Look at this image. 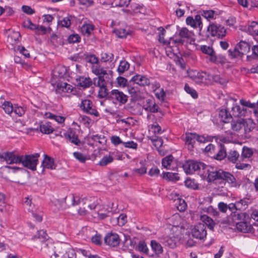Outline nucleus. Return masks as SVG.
<instances>
[{
    "label": "nucleus",
    "instance_id": "1",
    "mask_svg": "<svg viewBox=\"0 0 258 258\" xmlns=\"http://www.w3.org/2000/svg\"><path fill=\"white\" fill-rule=\"evenodd\" d=\"M182 167L186 174H191L197 172L203 179H207L209 182L221 180L234 187H238L240 184L230 173L221 169L217 170L202 162L187 161L183 164Z\"/></svg>",
    "mask_w": 258,
    "mask_h": 258
},
{
    "label": "nucleus",
    "instance_id": "2",
    "mask_svg": "<svg viewBox=\"0 0 258 258\" xmlns=\"http://www.w3.org/2000/svg\"><path fill=\"white\" fill-rule=\"evenodd\" d=\"M65 203L66 205L70 206V205L72 206H75L81 203H83V207H80L78 210V214L81 216H84L86 215L88 213L87 208H89L87 206V204H85L84 203L86 202L88 204H90L88 199L87 198H83L80 199L78 197H75L74 195H71L70 196L66 197L63 199L62 201H60L59 200H55L54 202V204L56 206L57 205H59V208H66V207L63 206V201Z\"/></svg>",
    "mask_w": 258,
    "mask_h": 258
},
{
    "label": "nucleus",
    "instance_id": "3",
    "mask_svg": "<svg viewBox=\"0 0 258 258\" xmlns=\"http://www.w3.org/2000/svg\"><path fill=\"white\" fill-rule=\"evenodd\" d=\"M226 158L227 160L233 164H235V167L239 170H244L250 168V165L242 162L239 158V154L235 150H231L227 153Z\"/></svg>",
    "mask_w": 258,
    "mask_h": 258
},
{
    "label": "nucleus",
    "instance_id": "4",
    "mask_svg": "<svg viewBox=\"0 0 258 258\" xmlns=\"http://www.w3.org/2000/svg\"><path fill=\"white\" fill-rule=\"evenodd\" d=\"M40 156L39 153L32 155H21L20 163L24 167L34 171L36 169V166L38 162V158Z\"/></svg>",
    "mask_w": 258,
    "mask_h": 258
},
{
    "label": "nucleus",
    "instance_id": "5",
    "mask_svg": "<svg viewBox=\"0 0 258 258\" xmlns=\"http://www.w3.org/2000/svg\"><path fill=\"white\" fill-rule=\"evenodd\" d=\"M176 229L175 235L172 236H164L160 238V241L165 246H167L171 248L176 247L178 242L181 238V227L175 226Z\"/></svg>",
    "mask_w": 258,
    "mask_h": 258
},
{
    "label": "nucleus",
    "instance_id": "6",
    "mask_svg": "<svg viewBox=\"0 0 258 258\" xmlns=\"http://www.w3.org/2000/svg\"><path fill=\"white\" fill-rule=\"evenodd\" d=\"M21 155L16 152L6 151L0 153V161L8 164H19Z\"/></svg>",
    "mask_w": 258,
    "mask_h": 258
},
{
    "label": "nucleus",
    "instance_id": "7",
    "mask_svg": "<svg viewBox=\"0 0 258 258\" xmlns=\"http://www.w3.org/2000/svg\"><path fill=\"white\" fill-rule=\"evenodd\" d=\"M109 100H111L115 104H119L121 105L127 102L128 96L118 89H113L110 92Z\"/></svg>",
    "mask_w": 258,
    "mask_h": 258
},
{
    "label": "nucleus",
    "instance_id": "8",
    "mask_svg": "<svg viewBox=\"0 0 258 258\" xmlns=\"http://www.w3.org/2000/svg\"><path fill=\"white\" fill-rule=\"evenodd\" d=\"M85 204H87V206L89 207L90 210H97V214L98 215V217L100 219H104L107 217V215L105 213L101 212L102 211H107V212H110L113 209V203H109L107 208L102 207V206L99 205L98 203H96L94 202L92 204H88L86 202L84 203Z\"/></svg>",
    "mask_w": 258,
    "mask_h": 258
},
{
    "label": "nucleus",
    "instance_id": "9",
    "mask_svg": "<svg viewBox=\"0 0 258 258\" xmlns=\"http://www.w3.org/2000/svg\"><path fill=\"white\" fill-rule=\"evenodd\" d=\"M207 31L212 36H216L222 38L225 36L226 30L222 25L212 23L207 28Z\"/></svg>",
    "mask_w": 258,
    "mask_h": 258
},
{
    "label": "nucleus",
    "instance_id": "10",
    "mask_svg": "<svg viewBox=\"0 0 258 258\" xmlns=\"http://www.w3.org/2000/svg\"><path fill=\"white\" fill-rule=\"evenodd\" d=\"M191 233L194 237L204 239L207 235L206 226L203 223H199L191 229Z\"/></svg>",
    "mask_w": 258,
    "mask_h": 258
},
{
    "label": "nucleus",
    "instance_id": "11",
    "mask_svg": "<svg viewBox=\"0 0 258 258\" xmlns=\"http://www.w3.org/2000/svg\"><path fill=\"white\" fill-rule=\"evenodd\" d=\"M80 107L84 112L95 116H99L98 111L93 107L92 102L90 100H84L82 101Z\"/></svg>",
    "mask_w": 258,
    "mask_h": 258
},
{
    "label": "nucleus",
    "instance_id": "12",
    "mask_svg": "<svg viewBox=\"0 0 258 258\" xmlns=\"http://www.w3.org/2000/svg\"><path fill=\"white\" fill-rule=\"evenodd\" d=\"M105 243L112 247L117 246L120 243V238L118 234L114 233H108L104 238Z\"/></svg>",
    "mask_w": 258,
    "mask_h": 258
},
{
    "label": "nucleus",
    "instance_id": "13",
    "mask_svg": "<svg viewBox=\"0 0 258 258\" xmlns=\"http://www.w3.org/2000/svg\"><path fill=\"white\" fill-rule=\"evenodd\" d=\"M189 76L197 84H201L208 77V74L206 72H198L197 71H191L189 73Z\"/></svg>",
    "mask_w": 258,
    "mask_h": 258
},
{
    "label": "nucleus",
    "instance_id": "14",
    "mask_svg": "<svg viewBox=\"0 0 258 258\" xmlns=\"http://www.w3.org/2000/svg\"><path fill=\"white\" fill-rule=\"evenodd\" d=\"M186 22L188 25H190L194 28H199L200 30L203 26L201 17L200 15H197L195 18L190 16L188 17L186 19Z\"/></svg>",
    "mask_w": 258,
    "mask_h": 258
},
{
    "label": "nucleus",
    "instance_id": "15",
    "mask_svg": "<svg viewBox=\"0 0 258 258\" xmlns=\"http://www.w3.org/2000/svg\"><path fill=\"white\" fill-rule=\"evenodd\" d=\"M236 227L238 231L242 232H255V229L252 226V224H249V223L244 221H241L237 223L236 224Z\"/></svg>",
    "mask_w": 258,
    "mask_h": 258
},
{
    "label": "nucleus",
    "instance_id": "16",
    "mask_svg": "<svg viewBox=\"0 0 258 258\" xmlns=\"http://www.w3.org/2000/svg\"><path fill=\"white\" fill-rule=\"evenodd\" d=\"M39 128L42 133L45 134H49L54 131V128L52 127L50 122L41 123L38 124L37 127L32 128V130L38 131Z\"/></svg>",
    "mask_w": 258,
    "mask_h": 258
},
{
    "label": "nucleus",
    "instance_id": "17",
    "mask_svg": "<svg viewBox=\"0 0 258 258\" xmlns=\"http://www.w3.org/2000/svg\"><path fill=\"white\" fill-rule=\"evenodd\" d=\"M44 158L42 162L41 166L42 167V172L44 171V168H47L49 169H54L55 168V165L54 163L53 159L48 156L46 155H44Z\"/></svg>",
    "mask_w": 258,
    "mask_h": 258
},
{
    "label": "nucleus",
    "instance_id": "18",
    "mask_svg": "<svg viewBox=\"0 0 258 258\" xmlns=\"http://www.w3.org/2000/svg\"><path fill=\"white\" fill-rule=\"evenodd\" d=\"M131 81L140 86L149 85L150 84V80L148 78L140 75L134 76Z\"/></svg>",
    "mask_w": 258,
    "mask_h": 258
},
{
    "label": "nucleus",
    "instance_id": "19",
    "mask_svg": "<svg viewBox=\"0 0 258 258\" xmlns=\"http://www.w3.org/2000/svg\"><path fill=\"white\" fill-rule=\"evenodd\" d=\"M76 82L77 85L83 88H88L92 84V82L90 78L84 77H80L77 78Z\"/></svg>",
    "mask_w": 258,
    "mask_h": 258
},
{
    "label": "nucleus",
    "instance_id": "20",
    "mask_svg": "<svg viewBox=\"0 0 258 258\" xmlns=\"http://www.w3.org/2000/svg\"><path fill=\"white\" fill-rule=\"evenodd\" d=\"M236 46L242 56L247 54L250 49V45L244 41H240Z\"/></svg>",
    "mask_w": 258,
    "mask_h": 258
},
{
    "label": "nucleus",
    "instance_id": "21",
    "mask_svg": "<svg viewBox=\"0 0 258 258\" xmlns=\"http://www.w3.org/2000/svg\"><path fill=\"white\" fill-rule=\"evenodd\" d=\"M197 134L195 133H186L185 134V143L188 145L189 148H192L194 145L197 141Z\"/></svg>",
    "mask_w": 258,
    "mask_h": 258
},
{
    "label": "nucleus",
    "instance_id": "22",
    "mask_svg": "<svg viewBox=\"0 0 258 258\" xmlns=\"http://www.w3.org/2000/svg\"><path fill=\"white\" fill-rule=\"evenodd\" d=\"M219 117L221 120L225 123L229 122L232 118L231 114L228 113L226 109H224L219 111Z\"/></svg>",
    "mask_w": 258,
    "mask_h": 258
},
{
    "label": "nucleus",
    "instance_id": "23",
    "mask_svg": "<svg viewBox=\"0 0 258 258\" xmlns=\"http://www.w3.org/2000/svg\"><path fill=\"white\" fill-rule=\"evenodd\" d=\"M253 152L251 148L247 147H243L242 148V152L241 157H240L242 162H245V159L250 158L253 155Z\"/></svg>",
    "mask_w": 258,
    "mask_h": 258
},
{
    "label": "nucleus",
    "instance_id": "24",
    "mask_svg": "<svg viewBox=\"0 0 258 258\" xmlns=\"http://www.w3.org/2000/svg\"><path fill=\"white\" fill-rule=\"evenodd\" d=\"M201 219L204 222V224L207 226L209 229H213L215 226V222L214 220L211 218L210 217L204 215L201 216Z\"/></svg>",
    "mask_w": 258,
    "mask_h": 258
},
{
    "label": "nucleus",
    "instance_id": "25",
    "mask_svg": "<svg viewBox=\"0 0 258 258\" xmlns=\"http://www.w3.org/2000/svg\"><path fill=\"white\" fill-rule=\"evenodd\" d=\"M244 126V119H239L237 121H233L231 123V128L233 131H239L243 130Z\"/></svg>",
    "mask_w": 258,
    "mask_h": 258
},
{
    "label": "nucleus",
    "instance_id": "26",
    "mask_svg": "<svg viewBox=\"0 0 258 258\" xmlns=\"http://www.w3.org/2000/svg\"><path fill=\"white\" fill-rule=\"evenodd\" d=\"M48 237L46 231L41 230L38 231L37 234L33 237L32 239L33 240L39 239L41 242H43L48 239Z\"/></svg>",
    "mask_w": 258,
    "mask_h": 258
},
{
    "label": "nucleus",
    "instance_id": "27",
    "mask_svg": "<svg viewBox=\"0 0 258 258\" xmlns=\"http://www.w3.org/2000/svg\"><path fill=\"white\" fill-rule=\"evenodd\" d=\"M179 35L180 38L184 39H190L194 36V33L192 31H189L186 28H181L179 32Z\"/></svg>",
    "mask_w": 258,
    "mask_h": 258
},
{
    "label": "nucleus",
    "instance_id": "28",
    "mask_svg": "<svg viewBox=\"0 0 258 258\" xmlns=\"http://www.w3.org/2000/svg\"><path fill=\"white\" fill-rule=\"evenodd\" d=\"M57 89L63 92H71L73 90L72 86L67 83L61 82L57 85Z\"/></svg>",
    "mask_w": 258,
    "mask_h": 258
},
{
    "label": "nucleus",
    "instance_id": "29",
    "mask_svg": "<svg viewBox=\"0 0 258 258\" xmlns=\"http://www.w3.org/2000/svg\"><path fill=\"white\" fill-rule=\"evenodd\" d=\"M174 202L177 209L180 212H183L186 210L187 205L184 200L178 198Z\"/></svg>",
    "mask_w": 258,
    "mask_h": 258
},
{
    "label": "nucleus",
    "instance_id": "30",
    "mask_svg": "<svg viewBox=\"0 0 258 258\" xmlns=\"http://www.w3.org/2000/svg\"><path fill=\"white\" fill-rule=\"evenodd\" d=\"M151 246L152 250L156 254H160L163 252V248L160 244L155 240H151Z\"/></svg>",
    "mask_w": 258,
    "mask_h": 258
},
{
    "label": "nucleus",
    "instance_id": "31",
    "mask_svg": "<svg viewBox=\"0 0 258 258\" xmlns=\"http://www.w3.org/2000/svg\"><path fill=\"white\" fill-rule=\"evenodd\" d=\"M227 155L226 150L225 147L223 145H220L217 153L215 156V158L218 160H221L226 158Z\"/></svg>",
    "mask_w": 258,
    "mask_h": 258
},
{
    "label": "nucleus",
    "instance_id": "32",
    "mask_svg": "<svg viewBox=\"0 0 258 258\" xmlns=\"http://www.w3.org/2000/svg\"><path fill=\"white\" fill-rule=\"evenodd\" d=\"M21 35L18 32H13V33L8 36V41L12 44L14 45L19 41Z\"/></svg>",
    "mask_w": 258,
    "mask_h": 258
},
{
    "label": "nucleus",
    "instance_id": "33",
    "mask_svg": "<svg viewBox=\"0 0 258 258\" xmlns=\"http://www.w3.org/2000/svg\"><path fill=\"white\" fill-rule=\"evenodd\" d=\"M163 178L170 181H177L179 179V177L176 173L163 172Z\"/></svg>",
    "mask_w": 258,
    "mask_h": 258
},
{
    "label": "nucleus",
    "instance_id": "34",
    "mask_svg": "<svg viewBox=\"0 0 258 258\" xmlns=\"http://www.w3.org/2000/svg\"><path fill=\"white\" fill-rule=\"evenodd\" d=\"M45 117L47 118L53 119L56 122L59 123H63L64 121L65 118L61 116H57L52 114L50 112H46L45 114Z\"/></svg>",
    "mask_w": 258,
    "mask_h": 258
},
{
    "label": "nucleus",
    "instance_id": "35",
    "mask_svg": "<svg viewBox=\"0 0 258 258\" xmlns=\"http://www.w3.org/2000/svg\"><path fill=\"white\" fill-rule=\"evenodd\" d=\"M3 109L5 112L11 115L13 113L14 108V105L10 101H5L3 104Z\"/></svg>",
    "mask_w": 258,
    "mask_h": 258
},
{
    "label": "nucleus",
    "instance_id": "36",
    "mask_svg": "<svg viewBox=\"0 0 258 258\" xmlns=\"http://www.w3.org/2000/svg\"><path fill=\"white\" fill-rule=\"evenodd\" d=\"M201 15L208 21L215 19V12L213 10H204L201 12Z\"/></svg>",
    "mask_w": 258,
    "mask_h": 258
},
{
    "label": "nucleus",
    "instance_id": "37",
    "mask_svg": "<svg viewBox=\"0 0 258 258\" xmlns=\"http://www.w3.org/2000/svg\"><path fill=\"white\" fill-rule=\"evenodd\" d=\"M67 140H69L72 143L76 145H79L81 143L80 140L78 139V136L75 134L71 133L68 134L66 136Z\"/></svg>",
    "mask_w": 258,
    "mask_h": 258
},
{
    "label": "nucleus",
    "instance_id": "38",
    "mask_svg": "<svg viewBox=\"0 0 258 258\" xmlns=\"http://www.w3.org/2000/svg\"><path fill=\"white\" fill-rule=\"evenodd\" d=\"M93 29L94 27L91 24H84L81 27V31L84 35L89 36Z\"/></svg>",
    "mask_w": 258,
    "mask_h": 258
},
{
    "label": "nucleus",
    "instance_id": "39",
    "mask_svg": "<svg viewBox=\"0 0 258 258\" xmlns=\"http://www.w3.org/2000/svg\"><path fill=\"white\" fill-rule=\"evenodd\" d=\"M113 161V158L110 155L104 156L99 161V165L101 166H105L112 162Z\"/></svg>",
    "mask_w": 258,
    "mask_h": 258
},
{
    "label": "nucleus",
    "instance_id": "40",
    "mask_svg": "<svg viewBox=\"0 0 258 258\" xmlns=\"http://www.w3.org/2000/svg\"><path fill=\"white\" fill-rule=\"evenodd\" d=\"M109 94L110 92H108L106 86L99 88V90L98 91V96L99 98H107L109 99Z\"/></svg>",
    "mask_w": 258,
    "mask_h": 258
},
{
    "label": "nucleus",
    "instance_id": "41",
    "mask_svg": "<svg viewBox=\"0 0 258 258\" xmlns=\"http://www.w3.org/2000/svg\"><path fill=\"white\" fill-rule=\"evenodd\" d=\"M254 123L251 119L248 120H244V126L243 127V130L245 133H248L254 127Z\"/></svg>",
    "mask_w": 258,
    "mask_h": 258
},
{
    "label": "nucleus",
    "instance_id": "42",
    "mask_svg": "<svg viewBox=\"0 0 258 258\" xmlns=\"http://www.w3.org/2000/svg\"><path fill=\"white\" fill-rule=\"evenodd\" d=\"M229 56L231 58H237L238 57H241L242 56V54L239 52L238 48L235 46L234 49L233 50L230 49L228 51Z\"/></svg>",
    "mask_w": 258,
    "mask_h": 258
},
{
    "label": "nucleus",
    "instance_id": "43",
    "mask_svg": "<svg viewBox=\"0 0 258 258\" xmlns=\"http://www.w3.org/2000/svg\"><path fill=\"white\" fill-rule=\"evenodd\" d=\"M94 85L100 88L106 86L107 83L103 76H99L94 79Z\"/></svg>",
    "mask_w": 258,
    "mask_h": 258
},
{
    "label": "nucleus",
    "instance_id": "44",
    "mask_svg": "<svg viewBox=\"0 0 258 258\" xmlns=\"http://www.w3.org/2000/svg\"><path fill=\"white\" fill-rule=\"evenodd\" d=\"M114 58L112 53L103 52L101 53V60L103 62H111Z\"/></svg>",
    "mask_w": 258,
    "mask_h": 258
},
{
    "label": "nucleus",
    "instance_id": "45",
    "mask_svg": "<svg viewBox=\"0 0 258 258\" xmlns=\"http://www.w3.org/2000/svg\"><path fill=\"white\" fill-rule=\"evenodd\" d=\"M130 67V64L126 61H121L118 67L117 70L119 74L123 73L127 71Z\"/></svg>",
    "mask_w": 258,
    "mask_h": 258
},
{
    "label": "nucleus",
    "instance_id": "46",
    "mask_svg": "<svg viewBox=\"0 0 258 258\" xmlns=\"http://www.w3.org/2000/svg\"><path fill=\"white\" fill-rule=\"evenodd\" d=\"M113 32L118 37L120 38H125L129 34L128 32L124 29H115Z\"/></svg>",
    "mask_w": 258,
    "mask_h": 258
},
{
    "label": "nucleus",
    "instance_id": "47",
    "mask_svg": "<svg viewBox=\"0 0 258 258\" xmlns=\"http://www.w3.org/2000/svg\"><path fill=\"white\" fill-rule=\"evenodd\" d=\"M208 77L209 79L211 80L212 79V80L214 82H215L216 83H219L221 84H224L226 83V80L220 77L219 75H208Z\"/></svg>",
    "mask_w": 258,
    "mask_h": 258
},
{
    "label": "nucleus",
    "instance_id": "48",
    "mask_svg": "<svg viewBox=\"0 0 258 258\" xmlns=\"http://www.w3.org/2000/svg\"><path fill=\"white\" fill-rule=\"evenodd\" d=\"M151 140L154 143V146L158 149L159 152H160L161 151L159 148L163 145V142L162 139L161 138L155 137V138H152Z\"/></svg>",
    "mask_w": 258,
    "mask_h": 258
},
{
    "label": "nucleus",
    "instance_id": "49",
    "mask_svg": "<svg viewBox=\"0 0 258 258\" xmlns=\"http://www.w3.org/2000/svg\"><path fill=\"white\" fill-rule=\"evenodd\" d=\"M13 112L19 116H22L25 114V109L21 106H19L17 104H14Z\"/></svg>",
    "mask_w": 258,
    "mask_h": 258
},
{
    "label": "nucleus",
    "instance_id": "50",
    "mask_svg": "<svg viewBox=\"0 0 258 258\" xmlns=\"http://www.w3.org/2000/svg\"><path fill=\"white\" fill-rule=\"evenodd\" d=\"M173 158L172 156H168L163 158L162 161V166L166 169H168L172 162Z\"/></svg>",
    "mask_w": 258,
    "mask_h": 258
},
{
    "label": "nucleus",
    "instance_id": "51",
    "mask_svg": "<svg viewBox=\"0 0 258 258\" xmlns=\"http://www.w3.org/2000/svg\"><path fill=\"white\" fill-rule=\"evenodd\" d=\"M58 25L62 27L69 28L71 25V19L69 17L64 18L58 22Z\"/></svg>",
    "mask_w": 258,
    "mask_h": 258
},
{
    "label": "nucleus",
    "instance_id": "52",
    "mask_svg": "<svg viewBox=\"0 0 258 258\" xmlns=\"http://www.w3.org/2000/svg\"><path fill=\"white\" fill-rule=\"evenodd\" d=\"M85 59L87 62L91 64H97L99 61L98 57L94 54L87 55Z\"/></svg>",
    "mask_w": 258,
    "mask_h": 258
},
{
    "label": "nucleus",
    "instance_id": "53",
    "mask_svg": "<svg viewBox=\"0 0 258 258\" xmlns=\"http://www.w3.org/2000/svg\"><path fill=\"white\" fill-rule=\"evenodd\" d=\"M144 109L148 111H150L153 113L157 112L158 111V105L154 103L147 105V106H145Z\"/></svg>",
    "mask_w": 258,
    "mask_h": 258
},
{
    "label": "nucleus",
    "instance_id": "54",
    "mask_svg": "<svg viewBox=\"0 0 258 258\" xmlns=\"http://www.w3.org/2000/svg\"><path fill=\"white\" fill-rule=\"evenodd\" d=\"M184 90L187 93L190 94L194 98H197L198 97V94L196 90L190 88L187 84L184 86Z\"/></svg>",
    "mask_w": 258,
    "mask_h": 258
},
{
    "label": "nucleus",
    "instance_id": "55",
    "mask_svg": "<svg viewBox=\"0 0 258 258\" xmlns=\"http://www.w3.org/2000/svg\"><path fill=\"white\" fill-rule=\"evenodd\" d=\"M74 157L80 162L84 163L87 159L85 155L79 152H75L73 153Z\"/></svg>",
    "mask_w": 258,
    "mask_h": 258
},
{
    "label": "nucleus",
    "instance_id": "56",
    "mask_svg": "<svg viewBox=\"0 0 258 258\" xmlns=\"http://www.w3.org/2000/svg\"><path fill=\"white\" fill-rule=\"evenodd\" d=\"M123 145L124 147L136 150L138 147V144L133 141L128 142H123Z\"/></svg>",
    "mask_w": 258,
    "mask_h": 258
},
{
    "label": "nucleus",
    "instance_id": "57",
    "mask_svg": "<svg viewBox=\"0 0 258 258\" xmlns=\"http://www.w3.org/2000/svg\"><path fill=\"white\" fill-rule=\"evenodd\" d=\"M75 250L71 248H69L63 254L62 258H75Z\"/></svg>",
    "mask_w": 258,
    "mask_h": 258
},
{
    "label": "nucleus",
    "instance_id": "58",
    "mask_svg": "<svg viewBox=\"0 0 258 258\" xmlns=\"http://www.w3.org/2000/svg\"><path fill=\"white\" fill-rule=\"evenodd\" d=\"M127 222V217L125 214H121L117 218V223L118 225L123 226Z\"/></svg>",
    "mask_w": 258,
    "mask_h": 258
},
{
    "label": "nucleus",
    "instance_id": "59",
    "mask_svg": "<svg viewBox=\"0 0 258 258\" xmlns=\"http://www.w3.org/2000/svg\"><path fill=\"white\" fill-rule=\"evenodd\" d=\"M201 50L203 53L207 54L208 55L213 53L214 51L212 47L206 45L201 46Z\"/></svg>",
    "mask_w": 258,
    "mask_h": 258
},
{
    "label": "nucleus",
    "instance_id": "60",
    "mask_svg": "<svg viewBox=\"0 0 258 258\" xmlns=\"http://www.w3.org/2000/svg\"><path fill=\"white\" fill-rule=\"evenodd\" d=\"M258 29V24L255 21L252 22L250 25L248 27V31L252 35L254 33V31L255 29Z\"/></svg>",
    "mask_w": 258,
    "mask_h": 258
},
{
    "label": "nucleus",
    "instance_id": "61",
    "mask_svg": "<svg viewBox=\"0 0 258 258\" xmlns=\"http://www.w3.org/2000/svg\"><path fill=\"white\" fill-rule=\"evenodd\" d=\"M111 143L115 146L118 145L120 144H123V142L121 141L120 138L116 136H113L111 137Z\"/></svg>",
    "mask_w": 258,
    "mask_h": 258
},
{
    "label": "nucleus",
    "instance_id": "62",
    "mask_svg": "<svg viewBox=\"0 0 258 258\" xmlns=\"http://www.w3.org/2000/svg\"><path fill=\"white\" fill-rule=\"evenodd\" d=\"M24 26L31 30H35L37 26L33 24L30 20H27L24 22Z\"/></svg>",
    "mask_w": 258,
    "mask_h": 258
},
{
    "label": "nucleus",
    "instance_id": "63",
    "mask_svg": "<svg viewBox=\"0 0 258 258\" xmlns=\"http://www.w3.org/2000/svg\"><path fill=\"white\" fill-rule=\"evenodd\" d=\"M160 173L159 169L156 167H153L149 171V174L151 176H158Z\"/></svg>",
    "mask_w": 258,
    "mask_h": 258
},
{
    "label": "nucleus",
    "instance_id": "64",
    "mask_svg": "<svg viewBox=\"0 0 258 258\" xmlns=\"http://www.w3.org/2000/svg\"><path fill=\"white\" fill-rule=\"evenodd\" d=\"M80 37L77 34L71 35L68 38L70 43H76L79 41Z\"/></svg>",
    "mask_w": 258,
    "mask_h": 258
}]
</instances>
